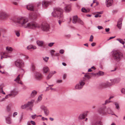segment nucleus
<instances>
[{
    "label": "nucleus",
    "instance_id": "f257e3e1",
    "mask_svg": "<svg viewBox=\"0 0 125 125\" xmlns=\"http://www.w3.org/2000/svg\"><path fill=\"white\" fill-rule=\"evenodd\" d=\"M13 21L16 23L21 24L25 28L34 29L40 27L38 24L35 22L28 23V19L24 18H15Z\"/></svg>",
    "mask_w": 125,
    "mask_h": 125
},
{
    "label": "nucleus",
    "instance_id": "f03ea898",
    "mask_svg": "<svg viewBox=\"0 0 125 125\" xmlns=\"http://www.w3.org/2000/svg\"><path fill=\"white\" fill-rule=\"evenodd\" d=\"M63 10L60 8H55L53 9L52 15L54 17L62 19L63 18Z\"/></svg>",
    "mask_w": 125,
    "mask_h": 125
},
{
    "label": "nucleus",
    "instance_id": "7ed1b4c3",
    "mask_svg": "<svg viewBox=\"0 0 125 125\" xmlns=\"http://www.w3.org/2000/svg\"><path fill=\"white\" fill-rule=\"evenodd\" d=\"M120 78H117L114 79H110V81H111V83H109L108 82H107L105 83H102L99 85V87L100 88H106L110 86H111L113 84L115 83H118L120 81Z\"/></svg>",
    "mask_w": 125,
    "mask_h": 125
},
{
    "label": "nucleus",
    "instance_id": "20e7f679",
    "mask_svg": "<svg viewBox=\"0 0 125 125\" xmlns=\"http://www.w3.org/2000/svg\"><path fill=\"white\" fill-rule=\"evenodd\" d=\"M112 52V56L114 60L117 62L119 61L122 57V53L117 50L113 51Z\"/></svg>",
    "mask_w": 125,
    "mask_h": 125
},
{
    "label": "nucleus",
    "instance_id": "39448f33",
    "mask_svg": "<svg viewBox=\"0 0 125 125\" xmlns=\"http://www.w3.org/2000/svg\"><path fill=\"white\" fill-rule=\"evenodd\" d=\"M34 102V100H31L30 102H28L26 104L22 105L21 106V108L22 109H25L27 107H29L31 110H32L31 108L33 106V103Z\"/></svg>",
    "mask_w": 125,
    "mask_h": 125
},
{
    "label": "nucleus",
    "instance_id": "423d86ee",
    "mask_svg": "<svg viewBox=\"0 0 125 125\" xmlns=\"http://www.w3.org/2000/svg\"><path fill=\"white\" fill-rule=\"evenodd\" d=\"M40 27L43 31H48L50 28L49 25L46 23H42Z\"/></svg>",
    "mask_w": 125,
    "mask_h": 125
},
{
    "label": "nucleus",
    "instance_id": "0eeeda50",
    "mask_svg": "<svg viewBox=\"0 0 125 125\" xmlns=\"http://www.w3.org/2000/svg\"><path fill=\"white\" fill-rule=\"evenodd\" d=\"M15 64L16 66L20 68L24 66L23 62L21 60H18L15 62Z\"/></svg>",
    "mask_w": 125,
    "mask_h": 125
},
{
    "label": "nucleus",
    "instance_id": "6e6552de",
    "mask_svg": "<svg viewBox=\"0 0 125 125\" xmlns=\"http://www.w3.org/2000/svg\"><path fill=\"white\" fill-rule=\"evenodd\" d=\"M85 83L82 80L80 81L79 83L77 84L75 86V88L76 89H81L83 86L84 85Z\"/></svg>",
    "mask_w": 125,
    "mask_h": 125
},
{
    "label": "nucleus",
    "instance_id": "1a4fd4ad",
    "mask_svg": "<svg viewBox=\"0 0 125 125\" xmlns=\"http://www.w3.org/2000/svg\"><path fill=\"white\" fill-rule=\"evenodd\" d=\"M37 15L35 13H31L29 15V18L33 20H35L37 18Z\"/></svg>",
    "mask_w": 125,
    "mask_h": 125
},
{
    "label": "nucleus",
    "instance_id": "9d476101",
    "mask_svg": "<svg viewBox=\"0 0 125 125\" xmlns=\"http://www.w3.org/2000/svg\"><path fill=\"white\" fill-rule=\"evenodd\" d=\"M122 18H120L117 22V26L118 28L120 29H121L122 25Z\"/></svg>",
    "mask_w": 125,
    "mask_h": 125
},
{
    "label": "nucleus",
    "instance_id": "9b49d317",
    "mask_svg": "<svg viewBox=\"0 0 125 125\" xmlns=\"http://www.w3.org/2000/svg\"><path fill=\"white\" fill-rule=\"evenodd\" d=\"M36 79L37 80H39L42 79V76L41 73H36L35 74Z\"/></svg>",
    "mask_w": 125,
    "mask_h": 125
},
{
    "label": "nucleus",
    "instance_id": "f8f14e48",
    "mask_svg": "<svg viewBox=\"0 0 125 125\" xmlns=\"http://www.w3.org/2000/svg\"><path fill=\"white\" fill-rule=\"evenodd\" d=\"M27 9L31 11H34L35 9V7L34 6L31 4H29L27 5Z\"/></svg>",
    "mask_w": 125,
    "mask_h": 125
},
{
    "label": "nucleus",
    "instance_id": "ddd939ff",
    "mask_svg": "<svg viewBox=\"0 0 125 125\" xmlns=\"http://www.w3.org/2000/svg\"><path fill=\"white\" fill-rule=\"evenodd\" d=\"M7 16L6 12H0V19H3L6 18Z\"/></svg>",
    "mask_w": 125,
    "mask_h": 125
},
{
    "label": "nucleus",
    "instance_id": "4468645a",
    "mask_svg": "<svg viewBox=\"0 0 125 125\" xmlns=\"http://www.w3.org/2000/svg\"><path fill=\"white\" fill-rule=\"evenodd\" d=\"M37 43L38 46L43 48L45 47L44 43L43 41L38 40L37 41Z\"/></svg>",
    "mask_w": 125,
    "mask_h": 125
},
{
    "label": "nucleus",
    "instance_id": "2eb2a0df",
    "mask_svg": "<svg viewBox=\"0 0 125 125\" xmlns=\"http://www.w3.org/2000/svg\"><path fill=\"white\" fill-rule=\"evenodd\" d=\"M105 3L106 6L108 7L112 5L113 1V0H106Z\"/></svg>",
    "mask_w": 125,
    "mask_h": 125
},
{
    "label": "nucleus",
    "instance_id": "dca6fc26",
    "mask_svg": "<svg viewBox=\"0 0 125 125\" xmlns=\"http://www.w3.org/2000/svg\"><path fill=\"white\" fill-rule=\"evenodd\" d=\"M20 74L14 80V81L18 83H19L21 84H22V83L20 80Z\"/></svg>",
    "mask_w": 125,
    "mask_h": 125
},
{
    "label": "nucleus",
    "instance_id": "f3484780",
    "mask_svg": "<svg viewBox=\"0 0 125 125\" xmlns=\"http://www.w3.org/2000/svg\"><path fill=\"white\" fill-rule=\"evenodd\" d=\"M92 125H102L101 122L100 121H94L92 123Z\"/></svg>",
    "mask_w": 125,
    "mask_h": 125
},
{
    "label": "nucleus",
    "instance_id": "a211bd4d",
    "mask_svg": "<svg viewBox=\"0 0 125 125\" xmlns=\"http://www.w3.org/2000/svg\"><path fill=\"white\" fill-rule=\"evenodd\" d=\"M87 114L86 113H84L80 115L79 116L78 118L79 119H82L85 118L87 116Z\"/></svg>",
    "mask_w": 125,
    "mask_h": 125
},
{
    "label": "nucleus",
    "instance_id": "6ab92c4d",
    "mask_svg": "<svg viewBox=\"0 0 125 125\" xmlns=\"http://www.w3.org/2000/svg\"><path fill=\"white\" fill-rule=\"evenodd\" d=\"M71 6L70 5H67L64 8V10L66 12H69L71 10Z\"/></svg>",
    "mask_w": 125,
    "mask_h": 125
},
{
    "label": "nucleus",
    "instance_id": "aec40b11",
    "mask_svg": "<svg viewBox=\"0 0 125 125\" xmlns=\"http://www.w3.org/2000/svg\"><path fill=\"white\" fill-rule=\"evenodd\" d=\"M5 120L6 123L9 124H10L11 123V119L9 117H5Z\"/></svg>",
    "mask_w": 125,
    "mask_h": 125
},
{
    "label": "nucleus",
    "instance_id": "412c9836",
    "mask_svg": "<svg viewBox=\"0 0 125 125\" xmlns=\"http://www.w3.org/2000/svg\"><path fill=\"white\" fill-rule=\"evenodd\" d=\"M77 16H74L73 17L72 22L74 24H76L78 20Z\"/></svg>",
    "mask_w": 125,
    "mask_h": 125
},
{
    "label": "nucleus",
    "instance_id": "4be33fe9",
    "mask_svg": "<svg viewBox=\"0 0 125 125\" xmlns=\"http://www.w3.org/2000/svg\"><path fill=\"white\" fill-rule=\"evenodd\" d=\"M42 6L45 7H47L49 4V2L46 1H43L42 2Z\"/></svg>",
    "mask_w": 125,
    "mask_h": 125
},
{
    "label": "nucleus",
    "instance_id": "5701e85b",
    "mask_svg": "<svg viewBox=\"0 0 125 125\" xmlns=\"http://www.w3.org/2000/svg\"><path fill=\"white\" fill-rule=\"evenodd\" d=\"M18 94V92L15 91V90L11 91V94H10L11 96H12L14 97Z\"/></svg>",
    "mask_w": 125,
    "mask_h": 125
},
{
    "label": "nucleus",
    "instance_id": "b1692460",
    "mask_svg": "<svg viewBox=\"0 0 125 125\" xmlns=\"http://www.w3.org/2000/svg\"><path fill=\"white\" fill-rule=\"evenodd\" d=\"M43 71L44 73H46L49 71V68L47 66L44 67L43 68Z\"/></svg>",
    "mask_w": 125,
    "mask_h": 125
},
{
    "label": "nucleus",
    "instance_id": "393cba45",
    "mask_svg": "<svg viewBox=\"0 0 125 125\" xmlns=\"http://www.w3.org/2000/svg\"><path fill=\"white\" fill-rule=\"evenodd\" d=\"M98 111L100 114H103L105 112L104 108V107L101 108L99 109Z\"/></svg>",
    "mask_w": 125,
    "mask_h": 125
},
{
    "label": "nucleus",
    "instance_id": "a878e982",
    "mask_svg": "<svg viewBox=\"0 0 125 125\" xmlns=\"http://www.w3.org/2000/svg\"><path fill=\"white\" fill-rule=\"evenodd\" d=\"M37 92L35 90L33 91L31 94V97H33L37 94Z\"/></svg>",
    "mask_w": 125,
    "mask_h": 125
},
{
    "label": "nucleus",
    "instance_id": "bb28decb",
    "mask_svg": "<svg viewBox=\"0 0 125 125\" xmlns=\"http://www.w3.org/2000/svg\"><path fill=\"white\" fill-rule=\"evenodd\" d=\"M85 77H86L88 79H90L91 78V75H90V73H87L84 75Z\"/></svg>",
    "mask_w": 125,
    "mask_h": 125
},
{
    "label": "nucleus",
    "instance_id": "cd10ccee",
    "mask_svg": "<svg viewBox=\"0 0 125 125\" xmlns=\"http://www.w3.org/2000/svg\"><path fill=\"white\" fill-rule=\"evenodd\" d=\"M27 48L28 50H29L31 49H33L34 50L36 49V47L35 46H33L32 45H30L28 46L27 47Z\"/></svg>",
    "mask_w": 125,
    "mask_h": 125
},
{
    "label": "nucleus",
    "instance_id": "c85d7f7f",
    "mask_svg": "<svg viewBox=\"0 0 125 125\" xmlns=\"http://www.w3.org/2000/svg\"><path fill=\"white\" fill-rule=\"evenodd\" d=\"M54 74V73H50L46 77V79L47 80H48L52 76V75Z\"/></svg>",
    "mask_w": 125,
    "mask_h": 125
},
{
    "label": "nucleus",
    "instance_id": "c756f323",
    "mask_svg": "<svg viewBox=\"0 0 125 125\" xmlns=\"http://www.w3.org/2000/svg\"><path fill=\"white\" fill-rule=\"evenodd\" d=\"M82 11L83 12H88L90 11L89 9H86L84 8H83L82 9Z\"/></svg>",
    "mask_w": 125,
    "mask_h": 125
},
{
    "label": "nucleus",
    "instance_id": "7c9ffc66",
    "mask_svg": "<svg viewBox=\"0 0 125 125\" xmlns=\"http://www.w3.org/2000/svg\"><path fill=\"white\" fill-rule=\"evenodd\" d=\"M77 22L80 24L83 25L84 24V23L83 21L80 19H78Z\"/></svg>",
    "mask_w": 125,
    "mask_h": 125
},
{
    "label": "nucleus",
    "instance_id": "2f4dec72",
    "mask_svg": "<svg viewBox=\"0 0 125 125\" xmlns=\"http://www.w3.org/2000/svg\"><path fill=\"white\" fill-rule=\"evenodd\" d=\"M40 108L42 110H43L44 112L47 108L44 105H42L41 106Z\"/></svg>",
    "mask_w": 125,
    "mask_h": 125
},
{
    "label": "nucleus",
    "instance_id": "473e14b6",
    "mask_svg": "<svg viewBox=\"0 0 125 125\" xmlns=\"http://www.w3.org/2000/svg\"><path fill=\"white\" fill-rule=\"evenodd\" d=\"M44 112V114L46 116L48 115L49 114V112L48 108L46 109Z\"/></svg>",
    "mask_w": 125,
    "mask_h": 125
},
{
    "label": "nucleus",
    "instance_id": "72a5a7b5",
    "mask_svg": "<svg viewBox=\"0 0 125 125\" xmlns=\"http://www.w3.org/2000/svg\"><path fill=\"white\" fill-rule=\"evenodd\" d=\"M117 40L119 41L120 43L123 44H124L125 43V42L122 39H117Z\"/></svg>",
    "mask_w": 125,
    "mask_h": 125
},
{
    "label": "nucleus",
    "instance_id": "f704fd0d",
    "mask_svg": "<svg viewBox=\"0 0 125 125\" xmlns=\"http://www.w3.org/2000/svg\"><path fill=\"white\" fill-rule=\"evenodd\" d=\"M114 104L116 108L118 110H119L120 109V107L118 103H115Z\"/></svg>",
    "mask_w": 125,
    "mask_h": 125
},
{
    "label": "nucleus",
    "instance_id": "c9c22d12",
    "mask_svg": "<svg viewBox=\"0 0 125 125\" xmlns=\"http://www.w3.org/2000/svg\"><path fill=\"white\" fill-rule=\"evenodd\" d=\"M98 75L99 76H102L104 75V72L101 71H99L98 72Z\"/></svg>",
    "mask_w": 125,
    "mask_h": 125
},
{
    "label": "nucleus",
    "instance_id": "e433bc0d",
    "mask_svg": "<svg viewBox=\"0 0 125 125\" xmlns=\"http://www.w3.org/2000/svg\"><path fill=\"white\" fill-rule=\"evenodd\" d=\"M107 112L109 114H111L112 112L110 108H108L107 109Z\"/></svg>",
    "mask_w": 125,
    "mask_h": 125
},
{
    "label": "nucleus",
    "instance_id": "4c0bfd02",
    "mask_svg": "<svg viewBox=\"0 0 125 125\" xmlns=\"http://www.w3.org/2000/svg\"><path fill=\"white\" fill-rule=\"evenodd\" d=\"M43 58L45 62H47L49 58L47 57H43Z\"/></svg>",
    "mask_w": 125,
    "mask_h": 125
},
{
    "label": "nucleus",
    "instance_id": "58836bf2",
    "mask_svg": "<svg viewBox=\"0 0 125 125\" xmlns=\"http://www.w3.org/2000/svg\"><path fill=\"white\" fill-rule=\"evenodd\" d=\"M112 102V101H109L108 100H105V102L104 103L105 104H106L108 103H109L110 102Z\"/></svg>",
    "mask_w": 125,
    "mask_h": 125
},
{
    "label": "nucleus",
    "instance_id": "ea45409f",
    "mask_svg": "<svg viewBox=\"0 0 125 125\" xmlns=\"http://www.w3.org/2000/svg\"><path fill=\"white\" fill-rule=\"evenodd\" d=\"M6 50H7L8 51H12V48L11 47H6Z\"/></svg>",
    "mask_w": 125,
    "mask_h": 125
},
{
    "label": "nucleus",
    "instance_id": "a19ab883",
    "mask_svg": "<svg viewBox=\"0 0 125 125\" xmlns=\"http://www.w3.org/2000/svg\"><path fill=\"white\" fill-rule=\"evenodd\" d=\"M42 94L40 95L38 97V100L39 101H41L42 99Z\"/></svg>",
    "mask_w": 125,
    "mask_h": 125
},
{
    "label": "nucleus",
    "instance_id": "79ce46f5",
    "mask_svg": "<svg viewBox=\"0 0 125 125\" xmlns=\"http://www.w3.org/2000/svg\"><path fill=\"white\" fill-rule=\"evenodd\" d=\"M55 52V51L53 50H51L50 51V53L52 56H53L54 55L53 52Z\"/></svg>",
    "mask_w": 125,
    "mask_h": 125
},
{
    "label": "nucleus",
    "instance_id": "37998d69",
    "mask_svg": "<svg viewBox=\"0 0 125 125\" xmlns=\"http://www.w3.org/2000/svg\"><path fill=\"white\" fill-rule=\"evenodd\" d=\"M7 111L8 112L10 111L11 107L9 105H8L7 107Z\"/></svg>",
    "mask_w": 125,
    "mask_h": 125
},
{
    "label": "nucleus",
    "instance_id": "c03bdc74",
    "mask_svg": "<svg viewBox=\"0 0 125 125\" xmlns=\"http://www.w3.org/2000/svg\"><path fill=\"white\" fill-rule=\"evenodd\" d=\"M93 36L92 35H91L90 37V39L89 40V41L90 42H92L93 41Z\"/></svg>",
    "mask_w": 125,
    "mask_h": 125
},
{
    "label": "nucleus",
    "instance_id": "a18cd8bd",
    "mask_svg": "<svg viewBox=\"0 0 125 125\" xmlns=\"http://www.w3.org/2000/svg\"><path fill=\"white\" fill-rule=\"evenodd\" d=\"M121 92L122 93L125 94V89L124 88L122 89L121 90Z\"/></svg>",
    "mask_w": 125,
    "mask_h": 125
},
{
    "label": "nucleus",
    "instance_id": "49530a36",
    "mask_svg": "<svg viewBox=\"0 0 125 125\" xmlns=\"http://www.w3.org/2000/svg\"><path fill=\"white\" fill-rule=\"evenodd\" d=\"M31 69L32 71L34 70L35 69V66L33 64L31 65Z\"/></svg>",
    "mask_w": 125,
    "mask_h": 125
},
{
    "label": "nucleus",
    "instance_id": "de8ad7c7",
    "mask_svg": "<svg viewBox=\"0 0 125 125\" xmlns=\"http://www.w3.org/2000/svg\"><path fill=\"white\" fill-rule=\"evenodd\" d=\"M54 43L53 42H51L49 44H48V46L50 47H51L54 44Z\"/></svg>",
    "mask_w": 125,
    "mask_h": 125
},
{
    "label": "nucleus",
    "instance_id": "09e8293b",
    "mask_svg": "<svg viewBox=\"0 0 125 125\" xmlns=\"http://www.w3.org/2000/svg\"><path fill=\"white\" fill-rule=\"evenodd\" d=\"M59 52L60 53L62 54L64 52V51L63 50L61 49L60 50Z\"/></svg>",
    "mask_w": 125,
    "mask_h": 125
},
{
    "label": "nucleus",
    "instance_id": "8fccbe9b",
    "mask_svg": "<svg viewBox=\"0 0 125 125\" xmlns=\"http://www.w3.org/2000/svg\"><path fill=\"white\" fill-rule=\"evenodd\" d=\"M31 123L33 125H35L36 123L35 122L33 121H30Z\"/></svg>",
    "mask_w": 125,
    "mask_h": 125
},
{
    "label": "nucleus",
    "instance_id": "3c124183",
    "mask_svg": "<svg viewBox=\"0 0 125 125\" xmlns=\"http://www.w3.org/2000/svg\"><path fill=\"white\" fill-rule=\"evenodd\" d=\"M97 28L99 30H100L103 29V27L101 26H97Z\"/></svg>",
    "mask_w": 125,
    "mask_h": 125
},
{
    "label": "nucleus",
    "instance_id": "603ef678",
    "mask_svg": "<svg viewBox=\"0 0 125 125\" xmlns=\"http://www.w3.org/2000/svg\"><path fill=\"white\" fill-rule=\"evenodd\" d=\"M3 87L1 85L0 86V93H1V91L3 90Z\"/></svg>",
    "mask_w": 125,
    "mask_h": 125
},
{
    "label": "nucleus",
    "instance_id": "864d4df0",
    "mask_svg": "<svg viewBox=\"0 0 125 125\" xmlns=\"http://www.w3.org/2000/svg\"><path fill=\"white\" fill-rule=\"evenodd\" d=\"M11 96L10 94H8V95H7L5 97V99H7L9 97Z\"/></svg>",
    "mask_w": 125,
    "mask_h": 125
},
{
    "label": "nucleus",
    "instance_id": "5fc2aeb1",
    "mask_svg": "<svg viewBox=\"0 0 125 125\" xmlns=\"http://www.w3.org/2000/svg\"><path fill=\"white\" fill-rule=\"evenodd\" d=\"M96 44V43L95 42H93L91 44V45L92 46H95Z\"/></svg>",
    "mask_w": 125,
    "mask_h": 125
},
{
    "label": "nucleus",
    "instance_id": "6e6d98bb",
    "mask_svg": "<svg viewBox=\"0 0 125 125\" xmlns=\"http://www.w3.org/2000/svg\"><path fill=\"white\" fill-rule=\"evenodd\" d=\"M16 35L18 36L19 37L20 35V33L18 32H17L16 33Z\"/></svg>",
    "mask_w": 125,
    "mask_h": 125
},
{
    "label": "nucleus",
    "instance_id": "4d7b16f0",
    "mask_svg": "<svg viewBox=\"0 0 125 125\" xmlns=\"http://www.w3.org/2000/svg\"><path fill=\"white\" fill-rule=\"evenodd\" d=\"M62 82V80H57L56 83H60Z\"/></svg>",
    "mask_w": 125,
    "mask_h": 125
},
{
    "label": "nucleus",
    "instance_id": "13d9d810",
    "mask_svg": "<svg viewBox=\"0 0 125 125\" xmlns=\"http://www.w3.org/2000/svg\"><path fill=\"white\" fill-rule=\"evenodd\" d=\"M105 31L106 32H108L110 30V29L109 28H106L105 29Z\"/></svg>",
    "mask_w": 125,
    "mask_h": 125
},
{
    "label": "nucleus",
    "instance_id": "bf43d9fd",
    "mask_svg": "<svg viewBox=\"0 0 125 125\" xmlns=\"http://www.w3.org/2000/svg\"><path fill=\"white\" fill-rule=\"evenodd\" d=\"M17 115V112H15L13 114V117H14L15 115Z\"/></svg>",
    "mask_w": 125,
    "mask_h": 125
},
{
    "label": "nucleus",
    "instance_id": "052dcab7",
    "mask_svg": "<svg viewBox=\"0 0 125 125\" xmlns=\"http://www.w3.org/2000/svg\"><path fill=\"white\" fill-rule=\"evenodd\" d=\"M36 115H31V117L33 119H34L35 118V116H36Z\"/></svg>",
    "mask_w": 125,
    "mask_h": 125
},
{
    "label": "nucleus",
    "instance_id": "680f3d73",
    "mask_svg": "<svg viewBox=\"0 0 125 125\" xmlns=\"http://www.w3.org/2000/svg\"><path fill=\"white\" fill-rule=\"evenodd\" d=\"M97 75L98 76V72L95 73H94V76H96Z\"/></svg>",
    "mask_w": 125,
    "mask_h": 125
},
{
    "label": "nucleus",
    "instance_id": "e2e57ef3",
    "mask_svg": "<svg viewBox=\"0 0 125 125\" xmlns=\"http://www.w3.org/2000/svg\"><path fill=\"white\" fill-rule=\"evenodd\" d=\"M42 119L43 120H47V118H45L43 117H42Z\"/></svg>",
    "mask_w": 125,
    "mask_h": 125
},
{
    "label": "nucleus",
    "instance_id": "0e129e2a",
    "mask_svg": "<svg viewBox=\"0 0 125 125\" xmlns=\"http://www.w3.org/2000/svg\"><path fill=\"white\" fill-rule=\"evenodd\" d=\"M115 36H114V37H110V38L108 40H110V39H113V38H115Z\"/></svg>",
    "mask_w": 125,
    "mask_h": 125
},
{
    "label": "nucleus",
    "instance_id": "69168bd1",
    "mask_svg": "<svg viewBox=\"0 0 125 125\" xmlns=\"http://www.w3.org/2000/svg\"><path fill=\"white\" fill-rule=\"evenodd\" d=\"M62 22V21H61L60 20H59L58 21V23H59V24L60 25H61V24Z\"/></svg>",
    "mask_w": 125,
    "mask_h": 125
},
{
    "label": "nucleus",
    "instance_id": "338daca9",
    "mask_svg": "<svg viewBox=\"0 0 125 125\" xmlns=\"http://www.w3.org/2000/svg\"><path fill=\"white\" fill-rule=\"evenodd\" d=\"M66 75L65 74H64L63 75V79H64L66 77Z\"/></svg>",
    "mask_w": 125,
    "mask_h": 125
},
{
    "label": "nucleus",
    "instance_id": "774afa93",
    "mask_svg": "<svg viewBox=\"0 0 125 125\" xmlns=\"http://www.w3.org/2000/svg\"><path fill=\"white\" fill-rule=\"evenodd\" d=\"M60 55V54L59 53H56L55 54V56H59Z\"/></svg>",
    "mask_w": 125,
    "mask_h": 125
}]
</instances>
